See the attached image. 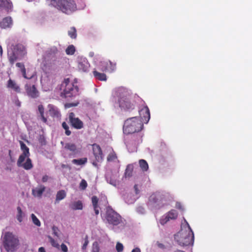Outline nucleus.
I'll return each mask as SVG.
<instances>
[{
    "mask_svg": "<svg viewBox=\"0 0 252 252\" xmlns=\"http://www.w3.org/2000/svg\"><path fill=\"white\" fill-rule=\"evenodd\" d=\"M185 221L187 224L184 228L182 227L181 230L174 235L175 240L182 247L192 246L194 243L193 232L186 220Z\"/></svg>",
    "mask_w": 252,
    "mask_h": 252,
    "instance_id": "obj_1",
    "label": "nucleus"
},
{
    "mask_svg": "<svg viewBox=\"0 0 252 252\" xmlns=\"http://www.w3.org/2000/svg\"><path fill=\"white\" fill-rule=\"evenodd\" d=\"M143 123L138 117L129 118L125 121L123 132L126 134L138 133L143 129Z\"/></svg>",
    "mask_w": 252,
    "mask_h": 252,
    "instance_id": "obj_2",
    "label": "nucleus"
},
{
    "mask_svg": "<svg viewBox=\"0 0 252 252\" xmlns=\"http://www.w3.org/2000/svg\"><path fill=\"white\" fill-rule=\"evenodd\" d=\"M21 149L22 154L19 156L18 159L17 164L18 167H22L27 170L31 169L33 167L32 160L29 158L30 153L29 148L22 141L20 142Z\"/></svg>",
    "mask_w": 252,
    "mask_h": 252,
    "instance_id": "obj_3",
    "label": "nucleus"
},
{
    "mask_svg": "<svg viewBox=\"0 0 252 252\" xmlns=\"http://www.w3.org/2000/svg\"><path fill=\"white\" fill-rule=\"evenodd\" d=\"M99 70L103 72L95 70L93 72L94 76L96 79H106V75L104 72H111L116 69V63L110 61H104L100 63Z\"/></svg>",
    "mask_w": 252,
    "mask_h": 252,
    "instance_id": "obj_4",
    "label": "nucleus"
},
{
    "mask_svg": "<svg viewBox=\"0 0 252 252\" xmlns=\"http://www.w3.org/2000/svg\"><path fill=\"white\" fill-rule=\"evenodd\" d=\"M56 3L57 8L63 13L70 14L75 11L77 5L74 0H51Z\"/></svg>",
    "mask_w": 252,
    "mask_h": 252,
    "instance_id": "obj_5",
    "label": "nucleus"
},
{
    "mask_svg": "<svg viewBox=\"0 0 252 252\" xmlns=\"http://www.w3.org/2000/svg\"><path fill=\"white\" fill-rule=\"evenodd\" d=\"M3 245L7 251L13 252L19 245V240L12 233L7 232L3 236Z\"/></svg>",
    "mask_w": 252,
    "mask_h": 252,
    "instance_id": "obj_6",
    "label": "nucleus"
},
{
    "mask_svg": "<svg viewBox=\"0 0 252 252\" xmlns=\"http://www.w3.org/2000/svg\"><path fill=\"white\" fill-rule=\"evenodd\" d=\"M76 80L73 82H70V80H64L60 86V90L62 91L61 96L64 97H70L73 95L72 92L76 90L78 91V88L74 84L76 83Z\"/></svg>",
    "mask_w": 252,
    "mask_h": 252,
    "instance_id": "obj_7",
    "label": "nucleus"
},
{
    "mask_svg": "<svg viewBox=\"0 0 252 252\" xmlns=\"http://www.w3.org/2000/svg\"><path fill=\"white\" fill-rule=\"evenodd\" d=\"M66 121L72 128L76 129H81L84 127L83 122L79 118L76 117L73 112L69 113Z\"/></svg>",
    "mask_w": 252,
    "mask_h": 252,
    "instance_id": "obj_8",
    "label": "nucleus"
},
{
    "mask_svg": "<svg viewBox=\"0 0 252 252\" xmlns=\"http://www.w3.org/2000/svg\"><path fill=\"white\" fill-rule=\"evenodd\" d=\"M64 149L65 151L63 152V155L65 158L74 157L79 153V151L77 148L76 145L74 143H66Z\"/></svg>",
    "mask_w": 252,
    "mask_h": 252,
    "instance_id": "obj_9",
    "label": "nucleus"
},
{
    "mask_svg": "<svg viewBox=\"0 0 252 252\" xmlns=\"http://www.w3.org/2000/svg\"><path fill=\"white\" fill-rule=\"evenodd\" d=\"M106 219L108 222L114 225L119 224L121 221V217L112 209L106 211Z\"/></svg>",
    "mask_w": 252,
    "mask_h": 252,
    "instance_id": "obj_10",
    "label": "nucleus"
},
{
    "mask_svg": "<svg viewBox=\"0 0 252 252\" xmlns=\"http://www.w3.org/2000/svg\"><path fill=\"white\" fill-rule=\"evenodd\" d=\"M118 102L120 107L126 110H130L134 109V105L129 101L126 93L120 96Z\"/></svg>",
    "mask_w": 252,
    "mask_h": 252,
    "instance_id": "obj_11",
    "label": "nucleus"
},
{
    "mask_svg": "<svg viewBox=\"0 0 252 252\" xmlns=\"http://www.w3.org/2000/svg\"><path fill=\"white\" fill-rule=\"evenodd\" d=\"M92 147L93 154L95 159V161H94L93 164L94 166H97V162H100L103 160L102 151L99 145L97 144H94Z\"/></svg>",
    "mask_w": 252,
    "mask_h": 252,
    "instance_id": "obj_12",
    "label": "nucleus"
},
{
    "mask_svg": "<svg viewBox=\"0 0 252 252\" xmlns=\"http://www.w3.org/2000/svg\"><path fill=\"white\" fill-rule=\"evenodd\" d=\"M25 88L26 92L29 97L32 98H36L39 97V93L34 85L27 84Z\"/></svg>",
    "mask_w": 252,
    "mask_h": 252,
    "instance_id": "obj_13",
    "label": "nucleus"
},
{
    "mask_svg": "<svg viewBox=\"0 0 252 252\" xmlns=\"http://www.w3.org/2000/svg\"><path fill=\"white\" fill-rule=\"evenodd\" d=\"M166 193L161 192H156L149 197V201L153 203H158L165 200Z\"/></svg>",
    "mask_w": 252,
    "mask_h": 252,
    "instance_id": "obj_14",
    "label": "nucleus"
},
{
    "mask_svg": "<svg viewBox=\"0 0 252 252\" xmlns=\"http://www.w3.org/2000/svg\"><path fill=\"white\" fill-rule=\"evenodd\" d=\"M178 215L177 212L175 210L172 209L169 211L164 218L163 217L160 220V223L162 225H164L170 220H176Z\"/></svg>",
    "mask_w": 252,
    "mask_h": 252,
    "instance_id": "obj_15",
    "label": "nucleus"
},
{
    "mask_svg": "<svg viewBox=\"0 0 252 252\" xmlns=\"http://www.w3.org/2000/svg\"><path fill=\"white\" fill-rule=\"evenodd\" d=\"M140 117L143 123H147L150 119V110L148 106H144L139 110Z\"/></svg>",
    "mask_w": 252,
    "mask_h": 252,
    "instance_id": "obj_16",
    "label": "nucleus"
},
{
    "mask_svg": "<svg viewBox=\"0 0 252 252\" xmlns=\"http://www.w3.org/2000/svg\"><path fill=\"white\" fill-rule=\"evenodd\" d=\"M48 108L49 114L51 117L57 119L61 118V114L57 107L52 104H49L48 105Z\"/></svg>",
    "mask_w": 252,
    "mask_h": 252,
    "instance_id": "obj_17",
    "label": "nucleus"
},
{
    "mask_svg": "<svg viewBox=\"0 0 252 252\" xmlns=\"http://www.w3.org/2000/svg\"><path fill=\"white\" fill-rule=\"evenodd\" d=\"M45 189L46 188L44 185H40L32 189V194L34 197L41 198Z\"/></svg>",
    "mask_w": 252,
    "mask_h": 252,
    "instance_id": "obj_18",
    "label": "nucleus"
},
{
    "mask_svg": "<svg viewBox=\"0 0 252 252\" xmlns=\"http://www.w3.org/2000/svg\"><path fill=\"white\" fill-rule=\"evenodd\" d=\"M12 3L10 0H0V8L4 9L7 12L11 11Z\"/></svg>",
    "mask_w": 252,
    "mask_h": 252,
    "instance_id": "obj_19",
    "label": "nucleus"
},
{
    "mask_svg": "<svg viewBox=\"0 0 252 252\" xmlns=\"http://www.w3.org/2000/svg\"><path fill=\"white\" fill-rule=\"evenodd\" d=\"M12 20L11 18L7 17L3 18L2 21L0 23V26L1 28L6 29L9 28L12 25Z\"/></svg>",
    "mask_w": 252,
    "mask_h": 252,
    "instance_id": "obj_20",
    "label": "nucleus"
},
{
    "mask_svg": "<svg viewBox=\"0 0 252 252\" xmlns=\"http://www.w3.org/2000/svg\"><path fill=\"white\" fill-rule=\"evenodd\" d=\"M40 82L44 91H48L52 89L51 80H40Z\"/></svg>",
    "mask_w": 252,
    "mask_h": 252,
    "instance_id": "obj_21",
    "label": "nucleus"
},
{
    "mask_svg": "<svg viewBox=\"0 0 252 252\" xmlns=\"http://www.w3.org/2000/svg\"><path fill=\"white\" fill-rule=\"evenodd\" d=\"M38 111L39 115L38 117L40 118L41 121L44 123H46L47 122V118L45 117L44 115V106L42 105H39L38 106Z\"/></svg>",
    "mask_w": 252,
    "mask_h": 252,
    "instance_id": "obj_22",
    "label": "nucleus"
},
{
    "mask_svg": "<svg viewBox=\"0 0 252 252\" xmlns=\"http://www.w3.org/2000/svg\"><path fill=\"white\" fill-rule=\"evenodd\" d=\"M7 87L12 89L16 93H20L21 91L19 86L13 80H8L7 83Z\"/></svg>",
    "mask_w": 252,
    "mask_h": 252,
    "instance_id": "obj_23",
    "label": "nucleus"
},
{
    "mask_svg": "<svg viewBox=\"0 0 252 252\" xmlns=\"http://www.w3.org/2000/svg\"><path fill=\"white\" fill-rule=\"evenodd\" d=\"M92 202L95 214L96 215H98L99 211V206L98 205V198H97V197L96 196H93L92 197Z\"/></svg>",
    "mask_w": 252,
    "mask_h": 252,
    "instance_id": "obj_24",
    "label": "nucleus"
},
{
    "mask_svg": "<svg viewBox=\"0 0 252 252\" xmlns=\"http://www.w3.org/2000/svg\"><path fill=\"white\" fill-rule=\"evenodd\" d=\"M133 171V166L132 165L128 164L126 169L125 172V177L130 178L132 176Z\"/></svg>",
    "mask_w": 252,
    "mask_h": 252,
    "instance_id": "obj_25",
    "label": "nucleus"
},
{
    "mask_svg": "<svg viewBox=\"0 0 252 252\" xmlns=\"http://www.w3.org/2000/svg\"><path fill=\"white\" fill-rule=\"evenodd\" d=\"M70 207L74 210H82L83 209V204L81 201H77L72 203Z\"/></svg>",
    "mask_w": 252,
    "mask_h": 252,
    "instance_id": "obj_26",
    "label": "nucleus"
},
{
    "mask_svg": "<svg viewBox=\"0 0 252 252\" xmlns=\"http://www.w3.org/2000/svg\"><path fill=\"white\" fill-rule=\"evenodd\" d=\"M17 59V55L14 51H11L10 53H8V60L11 64H13Z\"/></svg>",
    "mask_w": 252,
    "mask_h": 252,
    "instance_id": "obj_27",
    "label": "nucleus"
},
{
    "mask_svg": "<svg viewBox=\"0 0 252 252\" xmlns=\"http://www.w3.org/2000/svg\"><path fill=\"white\" fill-rule=\"evenodd\" d=\"M16 66L21 69V73L25 79H31L26 76V70L23 63H17L16 64Z\"/></svg>",
    "mask_w": 252,
    "mask_h": 252,
    "instance_id": "obj_28",
    "label": "nucleus"
},
{
    "mask_svg": "<svg viewBox=\"0 0 252 252\" xmlns=\"http://www.w3.org/2000/svg\"><path fill=\"white\" fill-rule=\"evenodd\" d=\"M87 162V158H84L80 159H74L72 160V163L78 165H82L86 164Z\"/></svg>",
    "mask_w": 252,
    "mask_h": 252,
    "instance_id": "obj_29",
    "label": "nucleus"
},
{
    "mask_svg": "<svg viewBox=\"0 0 252 252\" xmlns=\"http://www.w3.org/2000/svg\"><path fill=\"white\" fill-rule=\"evenodd\" d=\"M66 196V192L64 190H61L57 192L56 194V201L59 202L63 199Z\"/></svg>",
    "mask_w": 252,
    "mask_h": 252,
    "instance_id": "obj_30",
    "label": "nucleus"
},
{
    "mask_svg": "<svg viewBox=\"0 0 252 252\" xmlns=\"http://www.w3.org/2000/svg\"><path fill=\"white\" fill-rule=\"evenodd\" d=\"M139 163L140 168L143 171H146L149 168V166L147 162L144 159H140L139 161Z\"/></svg>",
    "mask_w": 252,
    "mask_h": 252,
    "instance_id": "obj_31",
    "label": "nucleus"
},
{
    "mask_svg": "<svg viewBox=\"0 0 252 252\" xmlns=\"http://www.w3.org/2000/svg\"><path fill=\"white\" fill-rule=\"evenodd\" d=\"M68 34L71 38H76L77 36L76 29L74 27H71L68 31Z\"/></svg>",
    "mask_w": 252,
    "mask_h": 252,
    "instance_id": "obj_32",
    "label": "nucleus"
},
{
    "mask_svg": "<svg viewBox=\"0 0 252 252\" xmlns=\"http://www.w3.org/2000/svg\"><path fill=\"white\" fill-rule=\"evenodd\" d=\"M62 125L63 128L65 130V134L67 136H69L71 134V132L69 130V127L68 125L65 122H63L62 123Z\"/></svg>",
    "mask_w": 252,
    "mask_h": 252,
    "instance_id": "obj_33",
    "label": "nucleus"
},
{
    "mask_svg": "<svg viewBox=\"0 0 252 252\" xmlns=\"http://www.w3.org/2000/svg\"><path fill=\"white\" fill-rule=\"evenodd\" d=\"M75 51V47L73 45H69L66 49L65 52L67 55H73Z\"/></svg>",
    "mask_w": 252,
    "mask_h": 252,
    "instance_id": "obj_34",
    "label": "nucleus"
},
{
    "mask_svg": "<svg viewBox=\"0 0 252 252\" xmlns=\"http://www.w3.org/2000/svg\"><path fill=\"white\" fill-rule=\"evenodd\" d=\"M48 239H49V240L51 245L53 247H54L58 249H60L59 244L53 238H52L51 236H48Z\"/></svg>",
    "mask_w": 252,
    "mask_h": 252,
    "instance_id": "obj_35",
    "label": "nucleus"
},
{
    "mask_svg": "<svg viewBox=\"0 0 252 252\" xmlns=\"http://www.w3.org/2000/svg\"><path fill=\"white\" fill-rule=\"evenodd\" d=\"M17 211L18 214L17 215V219L19 222H21L22 221L23 213L20 207L19 206L17 207Z\"/></svg>",
    "mask_w": 252,
    "mask_h": 252,
    "instance_id": "obj_36",
    "label": "nucleus"
},
{
    "mask_svg": "<svg viewBox=\"0 0 252 252\" xmlns=\"http://www.w3.org/2000/svg\"><path fill=\"white\" fill-rule=\"evenodd\" d=\"M31 218H32L33 223L35 225H36L38 226H40L41 223H40L39 220L37 218V217L33 214H32L31 215Z\"/></svg>",
    "mask_w": 252,
    "mask_h": 252,
    "instance_id": "obj_37",
    "label": "nucleus"
},
{
    "mask_svg": "<svg viewBox=\"0 0 252 252\" xmlns=\"http://www.w3.org/2000/svg\"><path fill=\"white\" fill-rule=\"evenodd\" d=\"M117 158L116 154L114 153H110L107 158V161H112Z\"/></svg>",
    "mask_w": 252,
    "mask_h": 252,
    "instance_id": "obj_38",
    "label": "nucleus"
},
{
    "mask_svg": "<svg viewBox=\"0 0 252 252\" xmlns=\"http://www.w3.org/2000/svg\"><path fill=\"white\" fill-rule=\"evenodd\" d=\"M88 184L85 180L82 179L80 183L79 188L81 190H85L87 187Z\"/></svg>",
    "mask_w": 252,
    "mask_h": 252,
    "instance_id": "obj_39",
    "label": "nucleus"
},
{
    "mask_svg": "<svg viewBox=\"0 0 252 252\" xmlns=\"http://www.w3.org/2000/svg\"><path fill=\"white\" fill-rule=\"evenodd\" d=\"M116 249L117 252H122L124 250V247L122 244L118 242L116 244Z\"/></svg>",
    "mask_w": 252,
    "mask_h": 252,
    "instance_id": "obj_40",
    "label": "nucleus"
},
{
    "mask_svg": "<svg viewBox=\"0 0 252 252\" xmlns=\"http://www.w3.org/2000/svg\"><path fill=\"white\" fill-rule=\"evenodd\" d=\"M92 252H99V248L97 244H93Z\"/></svg>",
    "mask_w": 252,
    "mask_h": 252,
    "instance_id": "obj_41",
    "label": "nucleus"
},
{
    "mask_svg": "<svg viewBox=\"0 0 252 252\" xmlns=\"http://www.w3.org/2000/svg\"><path fill=\"white\" fill-rule=\"evenodd\" d=\"M142 137L141 135H138L136 137V139H134V136L133 137V139L135 140V144H138L140 142L142 141Z\"/></svg>",
    "mask_w": 252,
    "mask_h": 252,
    "instance_id": "obj_42",
    "label": "nucleus"
},
{
    "mask_svg": "<svg viewBox=\"0 0 252 252\" xmlns=\"http://www.w3.org/2000/svg\"><path fill=\"white\" fill-rule=\"evenodd\" d=\"M175 207L180 210L183 211L184 210L182 204L179 202H177L176 203Z\"/></svg>",
    "mask_w": 252,
    "mask_h": 252,
    "instance_id": "obj_43",
    "label": "nucleus"
},
{
    "mask_svg": "<svg viewBox=\"0 0 252 252\" xmlns=\"http://www.w3.org/2000/svg\"><path fill=\"white\" fill-rule=\"evenodd\" d=\"M61 248L62 251L63 252H67L68 251V248L67 246L64 244H62L61 245Z\"/></svg>",
    "mask_w": 252,
    "mask_h": 252,
    "instance_id": "obj_44",
    "label": "nucleus"
},
{
    "mask_svg": "<svg viewBox=\"0 0 252 252\" xmlns=\"http://www.w3.org/2000/svg\"><path fill=\"white\" fill-rule=\"evenodd\" d=\"M49 179V177L48 175H44L42 178V182L43 183H45V182H47V181Z\"/></svg>",
    "mask_w": 252,
    "mask_h": 252,
    "instance_id": "obj_45",
    "label": "nucleus"
},
{
    "mask_svg": "<svg viewBox=\"0 0 252 252\" xmlns=\"http://www.w3.org/2000/svg\"><path fill=\"white\" fill-rule=\"evenodd\" d=\"M88 243H89V241H88V240L87 239V237L86 239V240H85V242H84V244H83V245L82 246V249L84 250V249H85L86 248V247L88 245Z\"/></svg>",
    "mask_w": 252,
    "mask_h": 252,
    "instance_id": "obj_46",
    "label": "nucleus"
},
{
    "mask_svg": "<svg viewBox=\"0 0 252 252\" xmlns=\"http://www.w3.org/2000/svg\"><path fill=\"white\" fill-rule=\"evenodd\" d=\"M134 190H135V193L136 194H138L140 191L138 189V186L137 185H135L134 186Z\"/></svg>",
    "mask_w": 252,
    "mask_h": 252,
    "instance_id": "obj_47",
    "label": "nucleus"
},
{
    "mask_svg": "<svg viewBox=\"0 0 252 252\" xmlns=\"http://www.w3.org/2000/svg\"><path fill=\"white\" fill-rule=\"evenodd\" d=\"M56 229H57V228H56L55 227H53V233H54V234L57 237H59V235H58V232L56 231Z\"/></svg>",
    "mask_w": 252,
    "mask_h": 252,
    "instance_id": "obj_48",
    "label": "nucleus"
},
{
    "mask_svg": "<svg viewBox=\"0 0 252 252\" xmlns=\"http://www.w3.org/2000/svg\"><path fill=\"white\" fill-rule=\"evenodd\" d=\"M131 252H141V250L139 248H135L132 250Z\"/></svg>",
    "mask_w": 252,
    "mask_h": 252,
    "instance_id": "obj_49",
    "label": "nucleus"
},
{
    "mask_svg": "<svg viewBox=\"0 0 252 252\" xmlns=\"http://www.w3.org/2000/svg\"><path fill=\"white\" fill-rule=\"evenodd\" d=\"M38 252H46V251L43 247H40L38 249Z\"/></svg>",
    "mask_w": 252,
    "mask_h": 252,
    "instance_id": "obj_50",
    "label": "nucleus"
},
{
    "mask_svg": "<svg viewBox=\"0 0 252 252\" xmlns=\"http://www.w3.org/2000/svg\"><path fill=\"white\" fill-rule=\"evenodd\" d=\"M15 104H16L17 106L19 107V106H20V105H21V102H20V101H19V100H16V101H15Z\"/></svg>",
    "mask_w": 252,
    "mask_h": 252,
    "instance_id": "obj_51",
    "label": "nucleus"
},
{
    "mask_svg": "<svg viewBox=\"0 0 252 252\" xmlns=\"http://www.w3.org/2000/svg\"><path fill=\"white\" fill-rule=\"evenodd\" d=\"M66 106H67L68 107H71V106H74V105L73 104H68L67 105H66Z\"/></svg>",
    "mask_w": 252,
    "mask_h": 252,
    "instance_id": "obj_52",
    "label": "nucleus"
},
{
    "mask_svg": "<svg viewBox=\"0 0 252 252\" xmlns=\"http://www.w3.org/2000/svg\"><path fill=\"white\" fill-rule=\"evenodd\" d=\"M2 49L1 46H0V54H2Z\"/></svg>",
    "mask_w": 252,
    "mask_h": 252,
    "instance_id": "obj_53",
    "label": "nucleus"
},
{
    "mask_svg": "<svg viewBox=\"0 0 252 252\" xmlns=\"http://www.w3.org/2000/svg\"><path fill=\"white\" fill-rule=\"evenodd\" d=\"M174 252H185L181 251V250H177L175 251Z\"/></svg>",
    "mask_w": 252,
    "mask_h": 252,
    "instance_id": "obj_54",
    "label": "nucleus"
},
{
    "mask_svg": "<svg viewBox=\"0 0 252 252\" xmlns=\"http://www.w3.org/2000/svg\"><path fill=\"white\" fill-rule=\"evenodd\" d=\"M62 167H63V168H64V167H65V165L64 164H63V165H62Z\"/></svg>",
    "mask_w": 252,
    "mask_h": 252,
    "instance_id": "obj_55",
    "label": "nucleus"
},
{
    "mask_svg": "<svg viewBox=\"0 0 252 252\" xmlns=\"http://www.w3.org/2000/svg\"><path fill=\"white\" fill-rule=\"evenodd\" d=\"M82 65H83V64H82V63H80V64H79V65H80V66H82Z\"/></svg>",
    "mask_w": 252,
    "mask_h": 252,
    "instance_id": "obj_56",
    "label": "nucleus"
},
{
    "mask_svg": "<svg viewBox=\"0 0 252 252\" xmlns=\"http://www.w3.org/2000/svg\"><path fill=\"white\" fill-rule=\"evenodd\" d=\"M103 80V81H106V80H105V79H104V80Z\"/></svg>",
    "mask_w": 252,
    "mask_h": 252,
    "instance_id": "obj_57",
    "label": "nucleus"
}]
</instances>
